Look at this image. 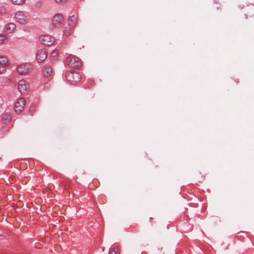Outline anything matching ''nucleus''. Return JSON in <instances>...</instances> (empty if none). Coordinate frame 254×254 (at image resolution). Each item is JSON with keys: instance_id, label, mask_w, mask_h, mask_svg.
<instances>
[{"instance_id": "f257e3e1", "label": "nucleus", "mask_w": 254, "mask_h": 254, "mask_svg": "<svg viewBox=\"0 0 254 254\" xmlns=\"http://www.w3.org/2000/svg\"><path fill=\"white\" fill-rule=\"evenodd\" d=\"M66 64L70 67L78 68L81 66V62L79 59L72 55L67 57Z\"/></svg>"}, {"instance_id": "f03ea898", "label": "nucleus", "mask_w": 254, "mask_h": 254, "mask_svg": "<svg viewBox=\"0 0 254 254\" xmlns=\"http://www.w3.org/2000/svg\"><path fill=\"white\" fill-rule=\"evenodd\" d=\"M65 77L67 80L71 83L78 82L81 78V75L76 71H71L66 73Z\"/></svg>"}, {"instance_id": "7ed1b4c3", "label": "nucleus", "mask_w": 254, "mask_h": 254, "mask_svg": "<svg viewBox=\"0 0 254 254\" xmlns=\"http://www.w3.org/2000/svg\"><path fill=\"white\" fill-rule=\"evenodd\" d=\"M32 66L28 63H24L19 65L17 67V72L21 75H25L31 70Z\"/></svg>"}, {"instance_id": "20e7f679", "label": "nucleus", "mask_w": 254, "mask_h": 254, "mask_svg": "<svg viewBox=\"0 0 254 254\" xmlns=\"http://www.w3.org/2000/svg\"><path fill=\"white\" fill-rule=\"evenodd\" d=\"M39 39L42 44L48 46L52 45L55 42V38L52 36L49 35L41 36Z\"/></svg>"}, {"instance_id": "39448f33", "label": "nucleus", "mask_w": 254, "mask_h": 254, "mask_svg": "<svg viewBox=\"0 0 254 254\" xmlns=\"http://www.w3.org/2000/svg\"><path fill=\"white\" fill-rule=\"evenodd\" d=\"M16 21L19 23L24 24L27 21V16L22 11H18L15 13Z\"/></svg>"}, {"instance_id": "423d86ee", "label": "nucleus", "mask_w": 254, "mask_h": 254, "mask_svg": "<svg viewBox=\"0 0 254 254\" xmlns=\"http://www.w3.org/2000/svg\"><path fill=\"white\" fill-rule=\"evenodd\" d=\"M25 105V101L23 98H19L17 99L14 105L15 111L17 112L22 111Z\"/></svg>"}, {"instance_id": "0eeeda50", "label": "nucleus", "mask_w": 254, "mask_h": 254, "mask_svg": "<svg viewBox=\"0 0 254 254\" xmlns=\"http://www.w3.org/2000/svg\"><path fill=\"white\" fill-rule=\"evenodd\" d=\"M18 88L21 94H25L29 89V85L25 80H20L18 83Z\"/></svg>"}, {"instance_id": "6e6552de", "label": "nucleus", "mask_w": 254, "mask_h": 254, "mask_svg": "<svg viewBox=\"0 0 254 254\" xmlns=\"http://www.w3.org/2000/svg\"><path fill=\"white\" fill-rule=\"evenodd\" d=\"M47 57V53L44 49H41L37 51L36 58L38 62H42L44 61Z\"/></svg>"}, {"instance_id": "1a4fd4ad", "label": "nucleus", "mask_w": 254, "mask_h": 254, "mask_svg": "<svg viewBox=\"0 0 254 254\" xmlns=\"http://www.w3.org/2000/svg\"><path fill=\"white\" fill-rule=\"evenodd\" d=\"M63 21V16L62 14L58 13L56 14L53 18L52 24L55 26L60 25Z\"/></svg>"}, {"instance_id": "9d476101", "label": "nucleus", "mask_w": 254, "mask_h": 254, "mask_svg": "<svg viewBox=\"0 0 254 254\" xmlns=\"http://www.w3.org/2000/svg\"><path fill=\"white\" fill-rule=\"evenodd\" d=\"M244 11L246 12V18L254 16V5H248L245 8Z\"/></svg>"}, {"instance_id": "9b49d317", "label": "nucleus", "mask_w": 254, "mask_h": 254, "mask_svg": "<svg viewBox=\"0 0 254 254\" xmlns=\"http://www.w3.org/2000/svg\"><path fill=\"white\" fill-rule=\"evenodd\" d=\"M16 29V25L14 23H9L5 25L4 31L7 34L12 33Z\"/></svg>"}, {"instance_id": "f8f14e48", "label": "nucleus", "mask_w": 254, "mask_h": 254, "mask_svg": "<svg viewBox=\"0 0 254 254\" xmlns=\"http://www.w3.org/2000/svg\"><path fill=\"white\" fill-rule=\"evenodd\" d=\"M52 73V69L50 66L46 65L43 67L42 74L44 77H47L50 76Z\"/></svg>"}, {"instance_id": "ddd939ff", "label": "nucleus", "mask_w": 254, "mask_h": 254, "mask_svg": "<svg viewBox=\"0 0 254 254\" xmlns=\"http://www.w3.org/2000/svg\"><path fill=\"white\" fill-rule=\"evenodd\" d=\"M2 120L4 124L9 123L11 120V117L10 114L8 113H4L2 115Z\"/></svg>"}, {"instance_id": "4468645a", "label": "nucleus", "mask_w": 254, "mask_h": 254, "mask_svg": "<svg viewBox=\"0 0 254 254\" xmlns=\"http://www.w3.org/2000/svg\"><path fill=\"white\" fill-rule=\"evenodd\" d=\"M0 64L6 67L8 65V60L6 56H0Z\"/></svg>"}, {"instance_id": "2eb2a0df", "label": "nucleus", "mask_w": 254, "mask_h": 254, "mask_svg": "<svg viewBox=\"0 0 254 254\" xmlns=\"http://www.w3.org/2000/svg\"><path fill=\"white\" fill-rule=\"evenodd\" d=\"M77 22V17L75 15L70 16L68 19V24L70 26H74Z\"/></svg>"}, {"instance_id": "dca6fc26", "label": "nucleus", "mask_w": 254, "mask_h": 254, "mask_svg": "<svg viewBox=\"0 0 254 254\" xmlns=\"http://www.w3.org/2000/svg\"><path fill=\"white\" fill-rule=\"evenodd\" d=\"M118 248L117 246H113L110 249L108 254H118Z\"/></svg>"}, {"instance_id": "f3484780", "label": "nucleus", "mask_w": 254, "mask_h": 254, "mask_svg": "<svg viewBox=\"0 0 254 254\" xmlns=\"http://www.w3.org/2000/svg\"><path fill=\"white\" fill-rule=\"evenodd\" d=\"M12 3L15 5H22L24 4L26 0H10Z\"/></svg>"}, {"instance_id": "a211bd4d", "label": "nucleus", "mask_w": 254, "mask_h": 254, "mask_svg": "<svg viewBox=\"0 0 254 254\" xmlns=\"http://www.w3.org/2000/svg\"><path fill=\"white\" fill-rule=\"evenodd\" d=\"M64 35L67 37L70 35V28H66L64 30L63 32Z\"/></svg>"}, {"instance_id": "6ab92c4d", "label": "nucleus", "mask_w": 254, "mask_h": 254, "mask_svg": "<svg viewBox=\"0 0 254 254\" xmlns=\"http://www.w3.org/2000/svg\"><path fill=\"white\" fill-rule=\"evenodd\" d=\"M7 39V36L5 34L0 35V43L3 42Z\"/></svg>"}, {"instance_id": "aec40b11", "label": "nucleus", "mask_w": 254, "mask_h": 254, "mask_svg": "<svg viewBox=\"0 0 254 254\" xmlns=\"http://www.w3.org/2000/svg\"><path fill=\"white\" fill-rule=\"evenodd\" d=\"M42 2L40 1H38L35 3V6L37 8H40L42 6Z\"/></svg>"}, {"instance_id": "412c9836", "label": "nucleus", "mask_w": 254, "mask_h": 254, "mask_svg": "<svg viewBox=\"0 0 254 254\" xmlns=\"http://www.w3.org/2000/svg\"><path fill=\"white\" fill-rule=\"evenodd\" d=\"M6 13L5 9L3 7H0V14L3 15Z\"/></svg>"}, {"instance_id": "4be33fe9", "label": "nucleus", "mask_w": 254, "mask_h": 254, "mask_svg": "<svg viewBox=\"0 0 254 254\" xmlns=\"http://www.w3.org/2000/svg\"><path fill=\"white\" fill-rule=\"evenodd\" d=\"M5 70V67L2 66L1 65H0V74H1L3 73Z\"/></svg>"}, {"instance_id": "5701e85b", "label": "nucleus", "mask_w": 254, "mask_h": 254, "mask_svg": "<svg viewBox=\"0 0 254 254\" xmlns=\"http://www.w3.org/2000/svg\"><path fill=\"white\" fill-rule=\"evenodd\" d=\"M52 56L53 57H56L58 55V51L57 50H54L52 53Z\"/></svg>"}, {"instance_id": "b1692460", "label": "nucleus", "mask_w": 254, "mask_h": 254, "mask_svg": "<svg viewBox=\"0 0 254 254\" xmlns=\"http://www.w3.org/2000/svg\"><path fill=\"white\" fill-rule=\"evenodd\" d=\"M55 1L57 3H63L66 1L67 0H55Z\"/></svg>"}, {"instance_id": "393cba45", "label": "nucleus", "mask_w": 254, "mask_h": 254, "mask_svg": "<svg viewBox=\"0 0 254 254\" xmlns=\"http://www.w3.org/2000/svg\"><path fill=\"white\" fill-rule=\"evenodd\" d=\"M214 2L216 3V4L219 3L218 0H214Z\"/></svg>"}]
</instances>
